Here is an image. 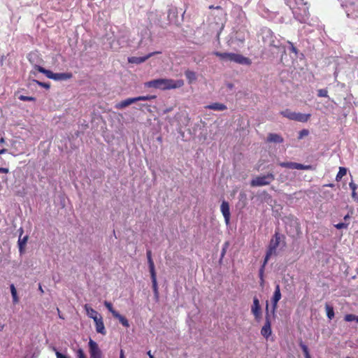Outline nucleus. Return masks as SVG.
Wrapping results in <instances>:
<instances>
[{
	"mask_svg": "<svg viewBox=\"0 0 358 358\" xmlns=\"http://www.w3.org/2000/svg\"><path fill=\"white\" fill-rule=\"evenodd\" d=\"M145 85L148 87H152L159 90H172L177 89L184 85V81L180 80L166 79L159 78L156 80H150L146 83Z\"/></svg>",
	"mask_w": 358,
	"mask_h": 358,
	"instance_id": "f257e3e1",
	"label": "nucleus"
},
{
	"mask_svg": "<svg viewBox=\"0 0 358 358\" xmlns=\"http://www.w3.org/2000/svg\"><path fill=\"white\" fill-rule=\"evenodd\" d=\"M280 245H282V247L285 246V236L279 232L275 231V234L269 242V245L264 257V263H268L271 256H275L278 255L277 248Z\"/></svg>",
	"mask_w": 358,
	"mask_h": 358,
	"instance_id": "f03ea898",
	"label": "nucleus"
},
{
	"mask_svg": "<svg viewBox=\"0 0 358 358\" xmlns=\"http://www.w3.org/2000/svg\"><path fill=\"white\" fill-rule=\"evenodd\" d=\"M275 179V176L272 173L267 175L259 176L251 180L252 187H261L269 185Z\"/></svg>",
	"mask_w": 358,
	"mask_h": 358,
	"instance_id": "7ed1b4c3",
	"label": "nucleus"
},
{
	"mask_svg": "<svg viewBox=\"0 0 358 358\" xmlns=\"http://www.w3.org/2000/svg\"><path fill=\"white\" fill-rule=\"evenodd\" d=\"M88 347L90 358H102L101 350H100L98 344L90 338L88 342Z\"/></svg>",
	"mask_w": 358,
	"mask_h": 358,
	"instance_id": "20e7f679",
	"label": "nucleus"
},
{
	"mask_svg": "<svg viewBox=\"0 0 358 358\" xmlns=\"http://www.w3.org/2000/svg\"><path fill=\"white\" fill-rule=\"evenodd\" d=\"M341 6L345 7V13L348 17H358V5H355L353 2L349 1L346 4L342 3Z\"/></svg>",
	"mask_w": 358,
	"mask_h": 358,
	"instance_id": "39448f33",
	"label": "nucleus"
},
{
	"mask_svg": "<svg viewBox=\"0 0 358 358\" xmlns=\"http://www.w3.org/2000/svg\"><path fill=\"white\" fill-rule=\"evenodd\" d=\"M229 62H233L242 65H250L251 60L240 54L231 52Z\"/></svg>",
	"mask_w": 358,
	"mask_h": 358,
	"instance_id": "423d86ee",
	"label": "nucleus"
},
{
	"mask_svg": "<svg viewBox=\"0 0 358 358\" xmlns=\"http://www.w3.org/2000/svg\"><path fill=\"white\" fill-rule=\"evenodd\" d=\"M279 165L284 168L297 170H309L311 169L310 165H303L296 162H280Z\"/></svg>",
	"mask_w": 358,
	"mask_h": 358,
	"instance_id": "0eeeda50",
	"label": "nucleus"
},
{
	"mask_svg": "<svg viewBox=\"0 0 358 358\" xmlns=\"http://www.w3.org/2000/svg\"><path fill=\"white\" fill-rule=\"evenodd\" d=\"M301 13L297 10L294 12L295 18L301 23H306L309 17V12L307 7L303 6V8H299Z\"/></svg>",
	"mask_w": 358,
	"mask_h": 358,
	"instance_id": "6e6552de",
	"label": "nucleus"
},
{
	"mask_svg": "<svg viewBox=\"0 0 358 358\" xmlns=\"http://www.w3.org/2000/svg\"><path fill=\"white\" fill-rule=\"evenodd\" d=\"M220 210L222 212V214L224 218V222L227 225L229 224L230 221V209H229V204L227 201H223L222 202L221 206H220Z\"/></svg>",
	"mask_w": 358,
	"mask_h": 358,
	"instance_id": "1a4fd4ad",
	"label": "nucleus"
},
{
	"mask_svg": "<svg viewBox=\"0 0 358 358\" xmlns=\"http://www.w3.org/2000/svg\"><path fill=\"white\" fill-rule=\"evenodd\" d=\"M160 53H161V52L157 51V52H150L144 57H131L128 58V62L131 64H141V63L144 62L145 61H146L150 57H151L152 56L157 55V54H160Z\"/></svg>",
	"mask_w": 358,
	"mask_h": 358,
	"instance_id": "9d476101",
	"label": "nucleus"
},
{
	"mask_svg": "<svg viewBox=\"0 0 358 358\" xmlns=\"http://www.w3.org/2000/svg\"><path fill=\"white\" fill-rule=\"evenodd\" d=\"M251 311L255 319L259 320L261 317V307L259 305V299L257 297H254L253 299V304L251 308Z\"/></svg>",
	"mask_w": 358,
	"mask_h": 358,
	"instance_id": "9b49d317",
	"label": "nucleus"
},
{
	"mask_svg": "<svg viewBox=\"0 0 358 358\" xmlns=\"http://www.w3.org/2000/svg\"><path fill=\"white\" fill-rule=\"evenodd\" d=\"M261 334L266 338H268V336H271V322L269 319V315L268 314L267 316L266 317L265 324L261 329Z\"/></svg>",
	"mask_w": 358,
	"mask_h": 358,
	"instance_id": "f8f14e48",
	"label": "nucleus"
},
{
	"mask_svg": "<svg viewBox=\"0 0 358 358\" xmlns=\"http://www.w3.org/2000/svg\"><path fill=\"white\" fill-rule=\"evenodd\" d=\"M84 308L85 310L87 315L92 318L94 321L97 320L101 315L94 309H93L91 306H90L88 304H85L84 306Z\"/></svg>",
	"mask_w": 358,
	"mask_h": 358,
	"instance_id": "ddd939ff",
	"label": "nucleus"
},
{
	"mask_svg": "<svg viewBox=\"0 0 358 358\" xmlns=\"http://www.w3.org/2000/svg\"><path fill=\"white\" fill-rule=\"evenodd\" d=\"M94 322L95 323L96 332L102 335H105L106 334V331L105 329L102 317L99 316V317Z\"/></svg>",
	"mask_w": 358,
	"mask_h": 358,
	"instance_id": "4468645a",
	"label": "nucleus"
},
{
	"mask_svg": "<svg viewBox=\"0 0 358 358\" xmlns=\"http://www.w3.org/2000/svg\"><path fill=\"white\" fill-rule=\"evenodd\" d=\"M281 299V293L279 285H276L275 291L273 293V296L271 299V303L273 308L275 309L277 307V303Z\"/></svg>",
	"mask_w": 358,
	"mask_h": 358,
	"instance_id": "2eb2a0df",
	"label": "nucleus"
},
{
	"mask_svg": "<svg viewBox=\"0 0 358 358\" xmlns=\"http://www.w3.org/2000/svg\"><path fill=\"white\" fill-rule=\"evenodd\" d=\"M310 116H311L310 114H306V113H301L295 112L293 120L299 122H306L308 121Z\"/></svg>",
	"mask_w": 358,
	"mask_h": 358,
	"instance_id": "dca6fc26",
	"label": "nucleus"
},
{
	"mask_svg": "<svg viewBox=\"0 0 358 358\" xmlns=\"http://www.w3.org/2000/svg\"><path fill=\"white\" fill-rule=\"evenodd\" d=\"M207 109H210L217 111H223L227 108V106L221 103H213L205 107Z\"/></svg>",
	"mask_w": 358,
	"mask_h": 358,
	"instance_id": "f3484780",
	"label": "nucleus"
},
{
	"mask_svg": "<svg viewBox=\"0 0 358 358\" xmlns=\"http://www.w3.org/2000/svg\"><path fill=\"white\" fill-rule=\"evenodd\" d=\"M136 102V98H129L125 100H123L120 101V103H117L115 107L118 109H122Z\"/></svg>",
	"mask_w": 358,
	"mask_h": 358,
	"instance_id": "a211bd4d",
	"label": "nucleus"
},
{
	"mask_svg": "<svg viewBox=\"0 0 358 358\" xmlns=\"http://www.w3.org/2000/svg\"><path fill=\"white\" fill-rule=\"evenodd\" d=\"M34 69L37 70L40 73L45 74L47 78L53 80L55 73H53L52 71H51L50 70H47L45 68H43L41 66H38V65H35Z\"/></svg>",
	"mask_w": 358,
	"mask_h": 358,
	"instance_id": "6ab92c4d",
	"label": "nucleus"
},
{
	"mask_svg": "<svg viewBox=\"0 0 358 358\" xmlns=\"http://www.w3.org/2000/svg\"><path fill=\"white\" fill-rule=\"evenodd\" d=\"M72 77L71 73H55L54 80H66L70 79Z\"/></svg>",
	"mask_w": 358,
	"mask_h": 358,
	"instance_id": "aec40b11",
	"label": "nucleus"
},
{
	"mask_svg": "<svg viewBox=\"0 0 358 358\" xmlns=\"http://www.w3.org/2000/svg\"><path fill=\"white\" fill-rule=\"evenodd\" d=\"M146 255H147L148 263L150 274L156 273L155 268V264H154L153 260L152 259L151 251L147 250Z\"/></svg>",
	"mask_w": 358,
	"mask_h": 358,
	"instance_id": "412c9836",
	"label": "nucleus"
},
{
	"mask_svg": "<svg viewBox=\"0 0 358 358\" xmlns=\"http://www.w3.org/2000/svg\"><path fill=\"white\" fill-rule=\"evenodd\" d=\"M213 54L220 57V59L223 61L229 62L230 60L231 52H220L218 51H215L213 52Z\"/></svg>",
	"mask_w": 358,
	"mask_h": 358,
	"instance_id": "4be33fe9",
	"label": "nucleus"
},
{
	"mask_svg": "<svg viewBox=\"0 0 358 358\" xmlns=\"http://www.w3.org/2000/svg\"><path fill=\"white\" fill-rule=\"evenodd\" d=\"M267 141L268 142L282 143L283 141V138L277 134H270L268 136Z\"/></svg>",
	"mask_w": 358,
	"mask_h": 358,
	"instance_id": "5701e85b",
	"label": "nucleus"
},
{
	"mask_svg": "<svg viewBox=\"0 0 358 358\" xmlns=\"http://www.w3.org/2000/svg\"><path fill=\"white\" fill-rule=\"evenodd\" d=\"M151 280L152 283V289L156 298H158L159 292H158V286L157 282V276L156 273L150 274Z\"/></svg>",
	"mask_w": 358,
	"mask_h": 358,
	"instance_id": "b1692460",
	"label": "nucleus"
},
{
	"mask_svg": "<svg viewBox=\"0 0 358 358\" xmlns=\"http://www.w3.org/2000/svg\"><path fill=\"white\" fill-rule=\"evenodd\" d=\"M113 317L117 318L124 327H129V321L124 316L120 315L118 312L115 313V315Z\"/></svg>",
	"mask_w": 358,
	"mask_h": 358,
	"instance_id": "393cba45",
	"label": "nucleus"
},
{
	"mask_svg": "<svg viewBox=\"0 0 358 358\" xmlns=\"http://www.w3.org/2000/svg\"><path fill=\"white\" fill-rule=\"evenodd\" d=\"M185 75L187 79L188 80L189 83H192L196 80V73H195V72H194L192 71L187 70L185 72Z\"/></svg>",
	"mask_w": 358,
	"mask_h": 358,
	"instance_id": "a878e982",
	"label": "nucleus"
},
{
	"mask_svg": "<svg viewBox=\"0 0 358 358\" xmlns=\"http://www.w3.org/2000/svg\"><path fill=\"white\" fill-rule=\"evenodd\" d=\"M325 310H326L327 317L329 320H332L334 317V315H335L334 308L331 306H330V305L327 303L325 305Z\"/></svg>",
	"mask_w": 358,
	"mask_h": 358,
	"instance_id": "bb28decb",
	"label": "nucleus"
},
{
	"mask_svg": "<svg viewBox=\"0 0 358 358\" xmlns=\"http://www.w3.org/2000/svg\"><path fill=\"white\" fill-rule=\"evenodd\" d=\"M27 239H28L27 236H25L23 238H21L20 236V238L18 239V246H19V250L20 252H22L23 251L24 247L27 243Z\"/></svg>",
	"mask_w": 358,
	"mask_h": 358,
	"instance_id": "cd10ccee",
	"label": "nucleus"
},
{
	"mask_svg": "<svg viewBox=\"0 0 358 358\" xmlns=\"http://www.w3.org/2000/svg\"><path fill=\"white\" fill-rule=\"evenodd\" d=\"M295 112L291 111L289 109H286L280 112V114L285 117L288 118L289 120H293Z\"/></svg>",
	"mask_w": 358,
	"mask_h": 358,
	"instance_id": "c85d7f7f",
	"label": "nucleus"
},
{
	"mask_svg": "<svg viewBox=\"0 0 358 358\" xmlns=\"http://www.w3.org/2000/svg\"><path fill=\"white\" fill-rule=\"evenodd\" d=\"M105 307L108 310V311L110 313H111V314L113 315V316H114L115 315V313H117V311H116L113 307V305L110 302L108 301H105L104 303H103Z\"/></svg>",
	"mask_w": 358,
	"mask_h": 358,
	"instance_id": "c756f323",
	"label": "nucleus"
},
{
	"mask_svg": "<svg viewBox=\"0 0 358 358\" xmlns=\"http://www.w3.org/2000/svg\"><path fill=\"white\" fill-rule=\"evenodd\" d=\"M74 352L76 358H87V356L82 348H79L77 350H74Z\"/></svg>",
	"mask_w": 358,
	"mask_h": 358,
	"instance_id": "7c9ffc66",
	"label": "nucleus"
},
{
	"mask_svg": "<svg viewBox=\"0 0 358 358\" xmlns=\"http://www.w3.org/2000/svg\"><path fill=\"white\" fill-rule=\"evenodd\" d=\"M347 173V169L344 167H340L338 173L336 175V180H341Z\"/></svg>",
	"mask_w": 358,
	"mask_h": 358,
	"instance_id": "2f4dec72",
	"label": "nucleus"
},
{
	"mask_svg": "<svg viewBox=\"0 0 358 358\" xmlns=\"http://www.w3.org/2000/svg\"><path fill=\"white\" fill-rule=\"evenodd\" d=\"M300 347L301 348V349H302V350H303V352L304 353L305 358H311L310 355L309 354V351H308V347L304 343H303L302 342L300 343Z\"/></svg>",
	"mask_w": 358,
	"mask_h": 358,
	"instance_id": "473e14b6",
	"label": "nucleus"
},
{
	"mask_svg": "<svg viewBox=\"0 0 358 358\" xmlns=\"http://www.w3.org/2000/svg\"><path fill=\"white\" fill-rule=\"evenodd\" d=\"M136 98V102L138 101H147L150 100L152 99H155V96H137Z\"/></svg>",
	"mask_w": 358,
	"mask_h": 358,
	"instance_id": "72a5a7b5",
	"label": "nucleus"
},
{
	"mask_svg": "<svg viewBox=\"0 0 358 358\" xmlns=\"http://www.w3.org/2000/svg\"><path fill=\"white\" fill-rule=\"evenodd\" d=\"M266 264L267 263H264V262L263 264L262 265V266L259 271V276L260 280H263L264 268H265Z\"/></svg>",
	"mask_w": 358,
	"mask_h": 358,
	"instance_id": "f704fd0d",
	"label": "nucleus"
},
{
	"mask_svg": "<svg viewBox=\"0 0 358 358\" xmlns=\"http://www.w3.org/2000/svg\"><path fill=\"white\" fill-rule=\"evenodd\" d=\"M317 95L320 97H327L328 92L326 89H320L317 92Z\"/></svg>",
	"mask_w": 358,
	"mask_h": 358,
	"instance_id": "c9c22d12",
	"label": "nucleus"
},
{
	"mask_svg": "<svg viewBox=\"0 0 358 358\" xmlns=\"http://www.w3.org/2000/svg\"><path fill=\"white\" fill-rule=\"evenodd\" d=\"M309 134V131L308 129H302L300 131L299 134V139H302L303 137L308 136Z\"/></svg>",
	"mask_w": 358,
	"mask_h": 358,
	"instance_id": "e433bc0d",
	"label": "nucleus"
},
{
	"mask_svg": "<svg viewBox=\"0 0 358 358\" xmlns=\"http://www.w3.org/2000/svg\"><path fill=\"white\" fill-rule=\"evenodd\" d=\"M346 322H352L355 321V315L353 314H348L344 317Z\"/></svg>",
	"mask_w": 358,
	"mask_h": 358,
	"instance_id": "4c0bfd02",
	"label": "nucleus"
},
{
	"mask_svg": "<svg viewBox=\"0 0 358 358\" xmlns=\"http://www.w3.org/2000/svg\"><path fill=\"white\" fill-rule=\"evenodd\" d=\"M348 226V224L344 223V222H340L336 224H335V227L337 229H346Z\"/></svg>",
	"mask_w": 358,
	"mask_h": 358,
	"instance_id": "58836bf2",
	"label": "nucleus"
},
{
	"mask_svg": "<svg viewBox=\"0 0 358 358\" xmlns=\"http://www.w3.org/2000/svg\"><path fill=\"white\" fill-rule=\"evenodd\" d=\"M287 43H289V50L295 54V55H297L298 53V51H297V49L294 47V45H293V43L290 41H287Z\"/></svg>",
	"mask_w": 358,
	"mask_h": 358,
	"instance_id": "ea45409f",
	"label": "nucleus"
},
{
	"mask_svg": "<svg viewBox=\"0 0 358 358\" xmlns=\"http://www.w3.org/2000/svg\"><path fill=\"white\" fill-rule=\"evenodd\" d=\"M19 99L21 100V101H34V97H31V96H24V95H21Z\"/></svg>",
	"mask_w": 358,
	"mask_h": 358,
	"instance_id": "a19ab883",
	"label": "nucleus"
},
{
	"mask_svg": "<svg viewBox=\"0 0 358 358\" xmlns=\"http://www.w3.org/2000/svg\"><path fill=\"white\" fill-rule=\"evenodd\" d=\"M55 355H56L57 358H69L68 356L57 351L56 349H55Z\"/></svg>",
	"mask_w": 358,
	"mask_h": 358,
	"instance_id": "79ce46f5",
	"label": "nucleus"
},
{
	"mask_svg": "<svg viewBox=\"0 0 358 358\" xmlns=\"http://www.w3.org/2000/svg\"><path fill=\"white\" fill-rule=\"evenodd\" d=\"M11 295H12V298H13V302L14 303H18V301H19V299H18V296H17V292L13 293V294H12Z\"/></svg>",
	"mask_w": 358,
	"mask_h": 358,
	"instance_id": "37998d69",
	"label": "nucleus"
},
{
	"mask_svg": "<svg viewBox=\"0 0 358 358\" xmlns=\"http://www.w3.org/2000/svg\"><path fill=\"white\" fill-rule=\"evenodd\" d=\"M38 85H40V86H42L46 89H48L50 87V85L48 84V83H42V82H39V81H36Z\"/></svg>",
	"mask_w": 358,
	"mask_h": 358,
	"instance_id": "c03bdc74",
	"label": "nucleus"
},
{
	"mask_svg": "<svg viewBox=\"0 0 358 358\" xmlns=\"http://www.w3.org/2000/svg\"><path fill=\"white\" fill-rule=\"evenodd\" d=\"M349 186L352 191H356L357 185L354 182H350Z\"/></svg>",
	"mask_w": 358,
	"mask_h": 358,
	"instance_id": "a18cd8bd",
	"label": "nucleus"
},
{
	"mask_svg": "<svg viewBox=\"0 0 358 358\" xmlns=\"http://www.w3.org/2000/svg\"><path fill=\"white\" fill-rule=\"evenodd\" d=\"M10 292H11V294H13V293L17 292L16 289H15V286H14V285H13V284H11V285H10Z\"/></svg>",
	"mask_w": 358,
	"mask_h": 358,
	"instance_id": "49530a36",
	"label": "nucleus"
},
{
	"mask_svg": "<svg viewBox=\"0 0 358 358\" xmlns=\"http://www.w3.org/2000/svg\"><path fill=\"white\" fill-rule=\"evenodd\" d=\"M8 171H9V170L7 168H0V173H8Z\"/></svg>",
	"mask_w": 358,
	"mask_h": 358,
	"instance_id": "de8ad7c7",
	"label": "nucleus"
},
{
	"mask_svg": "<svg viewBox=\"0 0 358 358\" xmlns=\"http://www.w3.org/2000/svg\"><path fill=\"white\" fill-rule=\"evenodd\" d=\"M352 197L355 200L358 197L356 191H352Z\"/></svg>",
	"mask_w": 358,
	"mask_h": 358,
	"instance_id": "09e8293b",
	"label": "nucleus"
},
{
	"mask_svg": "<svg viewBox=\"0 0 358 358\" xmlns=\"http://www.w3.org/2000/svg\"><path fill=\"white\" fill-rule=\"evenodd\" d=\"M280 180L281 182H284L286 180V177H284L283 174L280 175Z\"/></svg>",
	"mask_w": 358,
	"mask_h": 358,
	"instance_id": "8fccbe9b",
	"label": "nucleus"
},
{
	"mask_svg": "<svg viewBox=\"0 0 358 358\" xmlns=\"http://www.w3.org/2000/svg\"><path fill=\"white\" fill-rule=\"evenodd\" d=\"M120 358H125L124 351L122 350H120Z\"/></svg>",
	"mask_w": 358,
	"mask_h": 358,
	"instance_id": "3c124183",
	"label": "nucleus"
},
{
	"mask_svg": "<svg viewBox=\"0 0 358 358\" xmlns=\"http://www.w3.org/2000/svg\"><path fill=\"white\" fill-rule=\"evenodd\" d=\"M270 45H272V46H274V47H278V44H275V42L273 41H271L269 43Z\"/></svg>",
	"mask_w": 358,
	"mask_h": 358,
	"instance_id": "603ef678",
	"label": "nucleus"
},
{
	"mask_svg": "<svg viewBox=\"0 0 358 358\" xmlns=\"http://www.w3.org/2000/svg\"><path fill=\"white\" fill-rule=\"evenodd\" d=\"M7 151L8 150L5 148L0 150V155L6 153V152H7Z\"/></svg>",
	"mask_w": 358,
	"mask_h": 358,
	"instance_id": "864d4df0",
	"label": "nucleus"
},
{
	"mask_svg": "<svg viewBox=\"0 0 358 358\" xmlns=\"http://www.w3.org/2000/svg\"><path fill=\"white\" fill-rule=\"evenodd\" d=\"M5 143V139L3 138H0V146H1Z\"/></svg>",
	"mask_w": 358,
	"mask_h": 358,
	"instance_id": "5fc2aeb1",
	"label": "nucleus"
},
{
	"mask_svg": "<svg viewBox=\"0 0 358 358\" xmlns=\"http://www.w3.org/2000/svg\"><path fill=\"white\" fill-rule=\"evenodd\" d=\"M227 247V243H225V246H224V248L222 250V256H224Z\"/></svg>",
	"mask_w": 358,
	"mask_h": 358,
	"instance_id": "6e6d98bb",
	"label": "nucleus"
},
{
	"mask_svg": "<svg viewBox=\"0 0 358 358\" xmlns=\"http://www.w3.org/2000/svg\"><path fill=\"white\" fill-rule=\"evenodd\" d=\"M5 325L3 324L0 323V331H3L4 329Z\"/></svg>",
	"mask_w": 358,
	"mask_h": 358,
	"instance_id": "4d7b16f0",
	"label": "nucleus"
},
{
	"mask_svg": "<svg viewBox=\"0 0 358 358\" xmlns=\"http://www.w3.org/2000/svg\"><path fill=\"white\" fill-rule=\"evenodd\" d=\"M173 13V15H175L176 13V11L174 10H169V16H170V15Z\"/></svg>",
	"mask_w": 358,
	"mask_h": 358,
	"instance_id": "13d9d810",
	"label": "nucleus"
},
{
	"mask_svg": "<svg viewBox=\"0 0 358 358\" xmlns=\"http://www.w3.org/2000/svg\"><path fill=\"white\" fill-rule=\"evenodd\" d=\"M38 289H39V291H40L41 293H43V288H42V287H41V285H39Z\"/></svg>",
	"mask_w": 358,
	"mask_h": 358,
	"instance_id": "bf43d9fd",
	"label": "nucleus"
},
{
	"mask_svg": "<svg viewBox=\"0 0 358 358\" xmlns=\"http://www.w3.org/2000/svg\"><path fill=\"white\" fill-rule=\"evenodd\" d=\"M148 355L149 356V358H151V357H154L152 354H151V352L150 351H148Z\"/></svg>",
	"mask_w": 358,
	"mask_h": 358,
	"instance_id": "052dcab7",
	"label": "nucleus"
},
{
	"mask_svg": "<svg viewBox=\"0 0 358 358\" xmlns=\"http://www.w3.org/2000/svg\"><path fill=\"white\" fill-rule=\"evenodd\" d=\"M33 55H34V54H29V60L30 62H31V57H32V56H33Z\"/></svg>",
	"mask_w": 358,
	"mask_h": 358,
	"instance_id": "680f3d73",
	"label": "nucleus"
},
{
	"mask_svg": "<svg viewBox=\"0 0 358 358\" xmlns=\"http://www.w3.org/2000/svg\"><path fill=\"white\" fill-rule=\"evenodd\" d=\"M349 217H350L349 215H346L344 217V220H347Z\"/></svg>",
	"mask_w": 358,
	"mask_h": 358,
	"instance_id": "e2e57ef3",
	"label": "nucleus"
},
{
	"mask_svg": "<svg viewBox=\"0 0 358 358\" xmlns=\"http://www.w3.org/2000/svg\"><path fill=\"white\" fill-rule=\"evenodd\" d=\"M355 321L358 323V315H355Z\"/></svg>",
	"mask_w": 358,
	"mask_h": 358,
	"instance_id": "0e129e2a",
	"label": "nucleus"
},
{
	"mask_svg": "<svg viewBox=\"0 0 358 358\" xmlns=\"http://www.w3.org/2000/svg\"><path fill=\"white\" fill-rule=\"evenodd\" d=\"M264 282V280H260V284H261V285H263Z\"/></svg>",
	"mask_w": 358,
	"mask_h": 358,
	"instance_id": "69168bd1",
	"label": "nucleus"
},
{
	"mask_svg": "<svg viewBox=\"0 0 358 358\" xmlns=\"http://www.w3.org/2000/svg\"><path fill=\"white\" fill-rule=\"evenodd\" d=\"M266 32H267L268 34H271V32L270 30H268Z\"/></svg>",
	"mask_w": 358,
	"mask_h": 358,
	"instance_id": "338daca9",
	"label": "nucleus"
},
{
	"mask_svg": "<svg viewBox=\"0 0 358 358\" xmlns=\"http://www.w3.org/2000/svg\"><path fill=\"white\" fill-rule=\"evenodd\" d=\"M355 201H357L358 202V197L357 198V199H355Z\"/></svg>",
	"mask_w": 358,
	"mask_h": 358,
	"instance_id": "774afa93",
	"label": "nucleus"
}]
</instances>
